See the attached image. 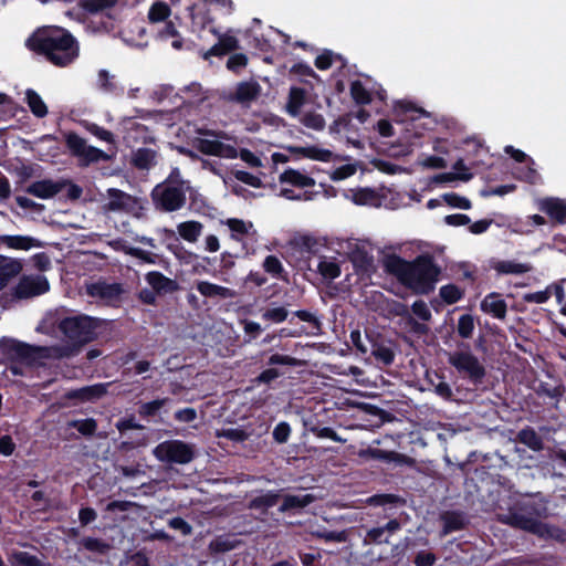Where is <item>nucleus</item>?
<instances>
[{
  "label": "nucleus",
  "mask_w": 566,
  "mask_h": 566,
  "mask_svg": "<svg viewBox=\"0 0 566 566\" xmlns=\"http://www.w3.org/2000/svg\"><path fill=\"white\" fill-rule=\"evenodd\" d=\"M301 122L308 128L321 130L325 126V119L321 114L306 113L301 118Z\"/></svg>",
  "instance_id": "obj_44"
},
{
  "label": "nucleus",
  "mask_w": 566,
  "mask_h": 566,
  "mask_svg": "<svg viewBox=\"0 0 566 566\" xmlns=\"http://www.w3.org/2000/svg\"><path fill=\"white\" fill-rule=\"evenodd\" d=\"M333 64V53L325 51L315 59V66L319 70H327Z\"/></svg>",
  "instance_id": "obj_63"
},
{
  "label": "nucleus",
  "mask_w": 566,
  "mask_h": 566,
  "mask_svg": "<svg viewBox=\"0 0 566 566\" xmlns=\"http://www.w3.org/2000/svg\"><path fill=\"white\" fill-rule=\"evenodd\" d=\"M449 364L463 377L473 382H480L484 375L483 364L470 350H455L448 354Z\"/></svg>",
  "instance_id": "obj_7"
},
{
  "label": "nucleus",
  "mask_w": 566,
  "mask_h": 566,
  "mask_svg": "<svg viewBox=\"0 0 566 566\" xmlns=\"http://www.w3.org/2000/svg\"><path fill=\"white\" fill-rule=\"evenodd\" d=\"M248 63V59L244 54H233L229 57L227 62V67L230 71L239 72L241 69H243Z\"/></svg>",
  "instance_id": "obj_58"
},
{
  "label": "nucleus",
  "mask_w": 566,
  "mask_h": 566,
  "mask_svg": "<svg viewBox=\"0 0 566 566\" xmlns=\"http://www.w3.org/2000/svg\"><path fill=\"white\" fill-rule=\"evenodd\" d=\"M145 279L157 293H168L176 290V283L160 272H149L146 274Z\"/></svg>",
  "instance_id": "obj_21"
},
{
  "label": "nucleus",
  "mask_w": 566,
  "mask_h": 566,
  "mask_svg": "<svg viewBox=\"0 0 566 566\" xmlns=\"http://www.w3.org/2000/svg\"><path fill=\"white\" fill-rule=\"evenodd\" d=\"M285 149L293 155L294 160L307 158L311 160L329 163L335 158V155L331 150L316 145L286 146Z\"/></svg>",
  "instance_id": "obj_12"
},
{
  "label": "nucleus",
  "mask_w": 566,
  "mask_h": 566,
  "mask_svg": "<svg viewBox=\"0 0 566 566\" xmlns=\"http://www.w3.org/2000/svg\"><path fill=\"white\" fill-rule=\"evenodd\" d=\"M313 501V496L310 494L303 495H286L283 504L280 507L281 512H285L295 507H304Z\"/></svg>",
  "instance_id": "obj_36"
},
{
  "label": "nucleus",
  "mask_w": 566,
  "mask_h": 566,
  "mask_svg": "<svg viewBox=\"0 0 566 566\" xmlns=\"http://www.w3.org/2000/svg\"><path fill=\"white\" fill-rule=\"evenodd\" d=\"M123 250L126 254L135 256L146 263H155L156 261V255L154 253L144 251L139 248L124 247Z\"/></svg>",
  "instance_id": "obj_52"
},
{
  "label": "nucleus",
  "mask_w": 566,
  "mask_h": 566,
  "mask_svg": "<svg viewBox=\"0 0 566 566\" xmlns=\"http://www.w3.org/2000/svg\"><path fill=\"white\" fill-rule=\"evenodd\" d=\"M388 272L417 294H427L438 282L439 269L428 256H419L413 262L392 255L385 261Z\"/></svg>",
  "instance_id": "obj_1"
},
{
  "label": "nucleus",
  "mask_w": 566,
  "mask_h": 566,
  "mask_svg": "<svg viewBox=\"0 0 566 566\" xmlns=\"http://www.w3.org/2000/svg\"><path fill=\"white\" fill-rule=\"evenodd\" d=\"M444 222L452 227L465 226L470 223V218L467 214L454 213L444 217Z\"/></svg>",
  "instance_id": "obj_64"
},
{
  "label": "nucleus",
  "mask_w": 566,
  "mask_h": 566,
  "mask_svg": "<svg viewBox=\"0 0 566 566\" xmlns=\"http://www.w3.org/2000/svg\"><path fill=\"white\" fill-rule=\"evenodd\" d=\"M263 269L269 274L279 277L283 271V265L276 256L268 255L263 261Z\"/></svg>",
  "instance_id": "obj_47"
},
{
  "label": "nucleus",
  "mask_w": 566,
  "mask_h": 566,
  "mask_svg": "<svg viewBox=\"0 0 566 566\" xmlns=\"http://www.w3.org/2000/svg\"><path fill=\"white\" fill-rule=\"evenodd\" d=\"M391 312L398 316H402L406 318V323L413 329L415 332H424L426 328L418 324L410 315L408 307L402 303L394 304Z\"/></svg>",
  "instance_id": "obj_39"
},
{
  "label": "nucleus",
  "mask_w": 566,
  "mask_h": 566,
  "mask_svg": "<svg viewBox=\"0 0 566 566\" xmlns=\"http://www.w3.org/2000/svg\"><path fill=\"white\" fill-rule=\"evenodd\" d=\"M15 450V443L13 439L6 434L0 436V454L4 457H10L13 454Z\"/></svg>",
  "instance_id": "obj_60"
},
{
  "label": "nucleus",
  "mask_w": 566,
  "mask_h": 566,
  "mask_svg": "<svg viewBox=\"0 0 566 566\" xmlns=\"http://www.w3.org/2000/svg\"><path fill=\"white\" fill-rule=\"evenodd\" d=\"M155 161V153L149 149H139L134 156V163L140 168H148Z\"/></svg>",
  "instance_id": "obj_46"
},
{
  "label": "nucleus",
  "mask_w": 566,
  "mask_h": 566,
  "mask_svg": "<svg viewBox=\"0 0 566 566\" xmlns=\"http://www.w3.org/2000/svg\"><path fill=\"white\" fill-rule=\"evenodd\" d=\"M412 312L413 314L422 319V321H429L431 318V311L429 306L423 301H416L412 304Z\"/></svg>",
  "instance_id": "obj_57"
},
{
  "label": "nucleus",
  "mask_w": 566,
  "mask_h": 566,
  "mask_svg": "<svg viewBox=\"0 0 566 566\" xmlns=\"http://www.w3.org/2000/svg\"><path fill=\"white\" fill-rule=\"evenodd\" d=\"M481 310L486 314L502 319L506 315V303L499 294L491 293L481 302Z\"/></svg>",
  "instance_id": "obj_17"
},
{
  "label": "nucleus",
  "mask_w": 566,
  "mask_h": 566,
  "mask_svg": "<svg viewBox=\"0 0 566 566\" xmlns=\"http://www.w3.org/2000/svg\"><path fill=\"white\" fill-rule=\"evenodd\" d=\"M188 184L181 179L180 171L174 169L169 177L151 191L154 206L163 211L179 210L186 203Z\"/></svg>",
  "instance_id": "obj_3"
},
{
  "label": "nucleus",
  "mask_w": 566,
  "mask_h": 566,
  "mask_svg": "<svg viewBox=\"0 0 566 566\" xmlns=\"http://www.w3.org/2000/svg\"><path fill=\"white\" fill-rule=\"evenodd\" d=\"M105 208L109 211H123L135 217H142L145 210V202L122 190L111 188L107 190Z\"/></svg>",
  "instance_id": "obj_10"
},
{
  "label": "nucleus",
  "mask_w": 566,
  "mask_h": 566,
  "mask_svg": "<svg viewBox=\"0 0 566 566\" xmlns=\"http://www.w3.org/2000/svg\"><path fill=\"white\" fill-rule=\"evenodd\" d=\"M287 314L289 313H287L286 308L279 306V307H272V308L266 310L262 314V317L264 319L271 321L273 323H281L286 319Z\"/></svg>",
  "instance_id": "obj_50"
},
{
  "label": "nucleus",
  "mask_w": 566,
  "mask_h": 566,
  "mask_svg": "<svg viewBox=\"0 0 566 566\" xmlns=\"http://www.w3.org/2000/svg\"><path fill=\"white\" fill-rule=\"evenodd\" d=\"M197 290L206 297L231 298L234 296V292L232 290L207 281L198 282Z\"/></svg>",
  "instance_id": "obj_23"
},
{
  "label": "nucleus",
  "mask_w": 566,
  "mask_h": 566,
  "mask_svg": "<svg viewBox=\"0 0 566 566\" xmlns=\"http://www.w3.org/2000/svg\"><path fill=\"white\" fill-rule=\"evenodd\" d=\"M280 181L298 188H308L315 185V180L312 177L292 168L286 169L281 174Z\"/></svg>",
  "instance_id": "obj_18"
},
{
  "label": "nucleus",
  "mask_w": 566,
  "mask_h": 566,
  "mask_svg": "<svg viewBox=\"0 0 566 566\" xmlns=\"http://www.w3.org/2000/svg\"><path fill=\"white\" fill-rule=\"evenodd\" d=\"M443 200L446 203H448L450 207L459 208L468 210L471 208V202L465 197H461L457 193H446L443 195Z\"/></svg>",
  "instance_id": "obj_48"
},
{
  "label": "nucleus",
  "mask_w": 566,
  "mask_h": 566,
  "mask_svg": "<svg viewBox=\"0 0 566 566\" xmlns=\"http://www.w3.org/2000/svg\"><path fill=\"white\" fill-rule=\"evenodd\" d=\"M234 176L239 181L247 184L254 188H260L262 185V181L259 177L253 176L252 174L247 172V171L238 170V171H235Z\"/></svg>",
  "instance_id": "obj_56"
},
{
  "label": "nucleus",
  "mask_w": 566,
  "mask_h": 566,
  "mask_svg": "<svg viewBox=\"0 0 566 566\" xmlns=\"http://www.w3.org/2000/svg\"><path fill=\"white\" fill-rule=\"evenodd\" d=\"M453 172L441 174L434 177L437 182H449L453 180L469 181L472 178V174L469 171L463 160H458L453 166Z\"/></svg>",
  "instance_id": "obj_27"
},
{
  "label": "nucleus",
  "mask_w": 566,
  "mask_h": 566,
  "mask_svg": "<svg viewBox=\"0 0 566 566\" xmlns=\"http://www.w3.org/2000/svg\"><path fill=\"white\" fill-rule=\"evenodd\" d=\"M474 318L470 314H464L459 317L458 321V334L462 338H470L474 331Z\"/></svg>",
  "instance_id": "obj_41"
},
{
  "label": "nucleus",
  "mask_w": 566,
  "mask_h": 566,
  "mask_svg": "<svg viewBox=\"0 0 566 566\" xmlns=\"http://www.w3.org/2000/svg\"><path fill=\"white\" fill-rule=\"evenodd\" d=\"M350 93H352L353 98L358 104H368L371 101L370 92L359 81H355L352 83Z\"/></svg>",
  "instance_id": "obj_40"
},
{
  "label": "nucleus",
  "mask_w": 566,
  "mask_h": 566,
  "mask_svg": "<svg viewBox=\"0 0 566 566\" xmlns=\"http://www.w3.org/2000/svg\"><path fill=\"white\" fill-rule=\"evenodd\" d=\"M317 269L322 276L327 280H334L340 275L339 264L333 259L323 258Z\"/></svg>",
  "instance_id": "obj_34"
},
{
  "label": "nucleus",
  "mask_w": 566,
  "mask_h": 566,
  "mask_svg": "<svg viewBox=\"0 0 566 566\" xmlns=\"http://www.w3.org/2000/svg\"><path fill=\"white\" fill-rule=\"evenodd\" d=\"M159 36L161 40H169L171 39V46L174 49L179 50L182 46V40L179 36L176 28L172 25V23H167L165 28L159 32Z\"/></svg>",
  "instance_id": "obj_42"
},
{
  "label": "nucleus",
  "mask_w": 566,
  "mask_h": 566,
  "mask_svg": "<svg viewBox=\"0 0 566 566\" xmlns=\"http://www.w3.org/2000/svg\"><path fill=\"white\" fill-rule=\"evenodd\" d=\"M358 455L361 458H369V459L382 460V461H388V462L399 461L401 458V455L396 452L385 451L381 449H373V448L359 451Z\"/></svg>",
  "instance_id": "obj_35"
},
{
  "label": "nucleus",
  "mask_w": 566,
  "mask_h": 566,
  "mask_svg": "<svg viewBox=\"0 0 566 566\" xmlns=\"http://www.w3.org/2000/svg\"><path fill=\"white\" fill-rule=\"evenodd\" d=\"M25 102L30 107L33 115L36 117H44L48 114V107L42 97L33 90L25 91Z\"/></svg>",
  "instance_id": "obj_32"
},
{
  "label": "nucleus",
  "mask_w": 566,
  "mask_h": 566,
  "mask_svg": "<svg viewBox=\"0 0 566 566\" xmlns=\"http://www.w3.org/2000/svg\"><path fill=\"white\" fill-rule=\"evenodd\" d=\"M305 103V91L300 87H291L286 104L287 113L296 117L301 114V108Z\"/></svg>",
  "instance_id": "obj_30"
},
{
  "label": "nucleus",
  "mask_w": 566,
  "mask_h": 566,
  "mask_svg": "<svg viewBox=\"0 0 566 566\" xmlns=\"http://www.w3.org/2000/svg\"><path fill=\"white\" fill-rule=\"evenodd\" d=\"M209 0H201L190 8L192 23L198 27H206L211 20Z\"/></svg>",
  "instance_id": "obj_25"
},
{
  "label": "nucleus",
  "mask_w": 566,
  "mask_h": 566,
  "mask_svg": "<svg viewBox=\"0 0 566 566\" xmlns=\"http://www.w3.org/2000/svg\"><path fill=\"white\" fill-rule=\"evenodd\" d=\"M82 545L84 548L91 552L96 553H106L109 549V545L98 538L95 537H85L82 539Z\"/></svg>",
  "instance_id": "obj_45"
},
{
  "label": "nucleus",
  "mask_w": 566,
  "mask_h": 566,
  "mask_svg": "<svg viewBox=\"0 0 566 566\" xmlns=\"http://www.w3.org/2000/svg\"><path fill=\"white\" fill-rule=\"evenodd\" d=\"M87 130L103 142H106L108 144L114 143V135L109 130L99 127L96 124H90L87 126Z\"/></svg>",
  "instance_id": "obj_54"
},
{
  "label": "nucleus",
  "mask_w": 566,
  "mask_h": 566,
  "mask_svg": "<svg viewBox=\"0 0 566 566\" xmlns=\"http://www.w3.org/2000/svg\"><path fill=\"white\" fill-rule=\"evenodd\" d=\"M238 157H240L250 167L258 168V167L262 166L261 159L255 154L250 151L249 149H245V148L239 149Z\"/></svg>",
  "instance_id": "obj_59"
},
{
  "label": "nucleus",
  "mask_w": 566,
  "mask_h": 566,
  "mask_svg": "<svg viewBox=\"0 0 566 566\" xmlns=\"http://www.w3.org/2000/svg\"><path fill=\"white\" fill-rule=\"evenodd\" d=\"M238 48V40L234 35L223 34L219 38L217 44L209 49L203 54V59H209L212 55H223Z\"/></svg>",
  "instance_id": "obj_26"
},
{
  "label": "nucleus",
  "mask_w": 566,
  "mask_h": 566,
  "mask_svg": "<svg viewBox=\"0 0 566 566\" xmlns=\"http://www.w3.org/2000/svg\"><path fill=\"white\" fill-rule=\"evenodd\" d=\"M440 296L448 304H453L462 297V292L458 286L449 284L441 286Z\"/></svg>",
  "instance_id": "obj_43"
},
{
  "label": "nucleus",
  "mask_w": 566,
  "mask_h": 566,
  "mask_svg": "<svg viewBox=\"0 0 566 566\" xmlns=\"http://www.w3.org/2000/svg\"><path fill=\"white\" fill-rule=\"evenodd\" d=\"M22 270V264L18 260L0 255V291L6 287L8 282L18 275Z\"/></svg>",
  "instance_id": "obj_19"
},
{
  "label": "nucleus",
  "mask_w": 566,
  "mask_h": 566,
  "mask_svg": "<svg viewBox=\"0 0 566 566\" xmlns=\"http://www.w3.org/2000/svg\"><path fill=\"white\" fill-rule=\"evenodd\" d=\"M203 226L198 221H185L177 226L178 234L190 243H195L202 233Z\"/></svg>",
  "instance_id": "obj_28"
},
{
  "label": "nucleus",
  "mask_w": 566,
  "mask_h": 566,
  "mask_svg": "<svg viewBox=\"0 0 566 566\" xmlns=\"http://www.w3.org/2000/svg\"><path fill=\"white\" fill-rule=\"evenodd\" d=\"M0 243L9 249L23 251L40 247L36 239L25 235H0Z\"/></svg>",
  "instance_id": "obj_20"
},
{
  "label": "nucleus",
  "mask_w": 566,
  "mask_h": 566,
  "mask_svg": "<svg viewBox=\"0 0 566 566\" xmlns=\"http://www.w3.org/2000/svg\"><path fill=\"white\" fill-rule=\"evenodd\" d=\"M99 323L97 319L90 316H73L63 319L60 323V329L64 336L71 342L66 346H53L61 350H72L69 355L75 354L80 346L93 340L97 336V328Z\"/></svg>",
  "instance_id": "obj_5"
},
{
  "label": "nucleus",
  "mask_w": 566,
  "mask_h": 566,
  "mask_svg": "<svg viewBox=\"0 0 566 566\" xmlns=\"http://www.w3.org/2000/svg\"><path fill=\"white\" fill-rule=\"evenodd\" d=\"M224 224L231 231V238L234 240H242L245 235H253L255 233L254 226L251 221L230 218L224 221Z\"/></svg>",
  "instance_id": "obj_22"
},
{
  "label": "nucleus",
  "mask_w": 566,
  "mask_h": 566,
  "mask_svg": "<svg viewBox=\"0 0 566 566\" xmlns=\"http://www.w3.org/2000/svg\"><path fill=\"white\" fill-rule=\"evenodd\" d=\"M551 297V290L547 287L544 291H538L534 293H527L523 296V300L528 303L543 304L547 302Z\"/></svg>",
  "instance_id": "obj_55"
},
{
  "label": "nucleus",
  "mask_w": 566,
  "mask_h": 566,
  "mask_svg": "<svg viewBox=\"0 0 566 566\" xmlns=\"http://www.w3.org/2000/svg\"><path fill=\"white\" fill-rule=\"evenodd\" d=\"M357 171V166L355 164H346L342 167L334 169L331 172V178L335 181L344 180L350 176H353Z\"/></svg>",
  "instance_id": "obj_51"
},
{
  "label": "nucleus",
  "mask_w": 566,
  "mask_h": 566,
  "mask_svg": "<svg viewBox=\"0 0 566 566\" xmlns=\"http://www.w3.org/2000/svg\"><path fill=\"white\" fill-rule=\"evenodd\" d=\"M170 15V8L163 1H156L148 11V19L153 23L161 22Z\"/></svg>",
  "instance_id": "obj_37"
},
{
  "label": "nucleus",
  "mask_w": 566,
  "mask_h": 566,
  "mask_svg": "<svg viewBox=\"0 0 566 566\" xmlns=\"http://www.w3.org/2000/svg\"><path fill=\"white\" fill-rule=\"evenodd\" d=\"M59 191H60L59 185H56L55 182H53L51 180L36 181L28 188L29 193H31L35 197L42 198V199L51 198L54 195H56Z\"/></svg>",
  "instance_id": "obj_29"
},
{
  "label": "nucleus",
  "mask_w": 566,
  "mask_h": 566,
  "mask_svg": "<svg viewBox=\"0 0 566 566\" xmlns=\"http://www.w3.org/2000/svg\"><path fill=\"white\" fill-rule=\"evenodd\" d=\"M192 145L200 153L223 159H235L239 155L237 142L224 133L203 132L195 137Z\"/></svg>",
  "instance_id": "obj_6"
},
{
  "label": "nucleus",
  "mask_w": 566,
  "mask_h": 566,
  "mask_svg": "<svg viewBox=\"0 0 566 566\" xmlns=\"http://www.w3.org/2000/svg\"><path fill=\"white\" fill-rule=\"evenodd\" d=\"M49 282L43 275L23 276L14 287V295L18 298H29L41 295L49 291Z\"/></svg>",
  "instance_id": "obj_11"
},
{
  "label": "nucleus",
  "mask_w": 566,
  "mask_h": 566,
  "mask_svg": "<svg viewBox=\"0 0 566 566\" xmlns=\"http://www.w3.org/2000/svg\"><path fill=\"white\" fill-rule=\"evenodd\" d=\"M71 352L70 349L61 350L57 348L34 347L7 337L0 339L1 361L9 360L32 364L40 358H61L69 355Z\"/></svg>",
  "instance_id": "obj_4"
},
{
  "label": "nucleus",
  "mask_w": 566,
  "mask_h": 566,
  "mask_svg": "<svg viewBox=\"0 0 566 566\" xmlns=\"http://www.w3.org/2000/svg\"><path fill=\"white\" fill-rule=\"evenodd\" d=\"M520 440L533 450L541 449L542 441L538 436L531 429L522 430L518 434Z\"/></svg>",
  "instance_id": "obj_49"
},
{
  "label": "nucleus",
  "mask_w": 566,
  "mask_h": 566,
  "mask_svg": "<svg viewBox=\"0 0 566 566\" xmlns=\"http://www.w3.org/2000/svg\"><path fill=\"white\" fill-rule=\"evenodd\" d=\"M291 434V427L287 422L282 421L276 424L273 430V439L277 443H285Z\"/></svg>",
  "instance_id": "obj_53"
},
{
  "label": "nucleus",
  "mask_w": 566,
  "mask_h": 566,
  "mask_svg": "<svg viewBox=\"0 0 566 566\" xmlns=\"http://www.w3.org/2000/svg\"><path fill=\"white\" fill-rule=\"evenodd\" d=\"M8 562L11 566H48L38 556L17 549L8 553Z\"/></svg>",
  "instance_id": "obj_24"
},
{
  "label": "nucleus",
  "mask_w": 566,
  "mask_h": 566,
  "mask_svg": "<svg viewBox=\"0 0 566 566\" xmlns=\"http://www.w3.org/2000/svg\"><path fill=\"white\" fill-rule=\"evenodd\" d=\"M29 46L43 53L49 61L59 66L73 62L78 55V45L64 29L50 27L35 32L28 41Z\"/></svg>",
  "instance_id": "obj_2"
},
{
  "label": "nucleus",
  "mask_w": 566,
  "mask_h": 566,
  "mask_svg": "<svg viewBox=\"0 0 566 566\" xmlns=\"http://www.w3.org/2000/svg\"><path fill=\"white\" fill-rule=\"evenodd\" d=\"M352 200L356 205L360 206H379L380 199L377 193L371 189H359L357 191H353Z\"/></svg>",
  "instance_id": "obj_33"
},
{
  "label": "nucleus",
  "mask_w": 566,
  "mask_h": 566,
  "mask_svg": "<svg viewBox=\"0 0 566 566\" xmlns=\"http://www.w3.org/2000/svg\"><path fill=\"white\" fill-rule=\"evenodd\" d=\"M520 525L523 530L537 534L541 537H549L556 539H562L564 537V533L559 528L549 526L548 524H545L537 520H522L520 522Z\"/></svg>",
  "instance_id": "obj_16"
},
{
  "label": "nucleus",
  "mask_w": 566,
  "mask_h": 566,
  "mask_svg": "<svg viewBox=\"0 0 566 566\" xmlns=\"http://www.w3.org/2000/svg\"><path fill=\"white\" fill-rule=\"evenodd\" d=\"M419 165L423 168L441 169L446 168V160L438 156H429L419 161Z\"/></svg>",
  "instance_id": "obj_61"
},
{
  "label": "nucleus",
  "mask_w": 566,
  "mask_h": 566,
  "mask_svg": "<svg viewBox=\"0 0 566 566\" xmlns=\"http://www.w3.org/2000/svg\"><path fill=\"white\" fill-rule=\"evenodd\" d=\"M106 392V385L97 384L88 387H84L76 391L73 396L78 397L82 400H91L102 397Z\"/></svg>",
  "instance_id": "obj_38"
},
{
  "label": "nucleus",
  "mask_w": 566,
  "mask_h": 566,
  "mask_svg": "<svg viewBox=\"0 0 566 566\" xmlns=\"http://www.w3.org/2000/svg\"><path fill=\"white\" fill-rule=\"evenodd\" d=\"M261 93V86L258 82L244 81L237 85L235 91L229 93L227 98L241 104H249L254 101Z\"/></svg>",
  "instance_id": "obj_14"
},
{
  "label": "nucleus",
  "mask_w": 566,
  "mask_h": 566,
  "mask_svg": "<svg viewBox=\"0 0 566 566\" xmlns=\"http://www.w3.org/2000/svg\"><path fill=\"white\" fill-rule=\"evenodd\" d=\"M113 76L108 72L102 70L98 73V85L105 92H113L116 88L115 83L112 81Z\"/></svg>",
  "instance_id": "obj_62"
},
{
  "label": "nucleus",
  "mask_w": 566,
  "mask_h": 566,
  "mask_svg": "<svg viewBox=\"0 0 566 566\" xmlns=\"http://www.w3.org/2000/svg\"><path fill=\"white\" fill-rule=\"evenodd\" d=\"M155 458L165 463L186 464L195 455L192 446L181 440H167L159 443L153 451Z\"/></svg>",
  "instance_id": "obj_8"
},
{
  "label": "nucleus",
  "mask_w": 566,
  "mask_h": 566,
  "mask_svg": "<svg viewBox=\"0 0 566 566\" xmlns=\"http://www.w3.org/2000/svg\"><path fill=\"white\" fill-rule=\"evenodd\" d=\"M65 143L71 155L76 157L82 166H87L92 163L108 158L103 150L88 145L84 138L75 133L65 134Z\"/></svg>",
  "instance_id": "obj_9"
},
{
  "label": "nucleus",
  "mask_w": 566,
  "mask_h": 566,
  "mask_svg": "<svg viewBox=\"0 0 566 566\" xmlns=\"http://www.w3.org/2000/svg\"><path fill=\"white\" fill-rule=\"evenodd\" d=\"M531 265L512 260L499 261L494 264V270L501 274H522L531 271Z\"/></svg>",
  "instance_id": "obj_31"
},
{
  "label": "nucleus",
  "mask_w": 566,
  "mask_h": 566,
  "mask_svg": "<svg viewBox=\"0 0 566 566\" xmlns=\"http://www.w3.org/2000/svg\"><path fill=\"white\" fill-rule=\"evenodd\" d=\"M537 208L558 223H566V201L555 197L536 200Z\"/></svg>",
  "instance_id": "obj_13"
},
{
  "label": "nucleus",
  "mask_w": 566,
  "mask_h": 566,
  "mask_svg": "<svg viewBox=\"0 0 566 566\" xmlns=\"http://www.w3.org/2000/svg\"><path fill=\"white\" fill-rule=\"evenodd\" d=\"M122 286L117 283L96 282L87 286V293L105 302L115 301L122 293Z\"/></svg>",
  "instance_id": "obj_15"
}]
</instances>
